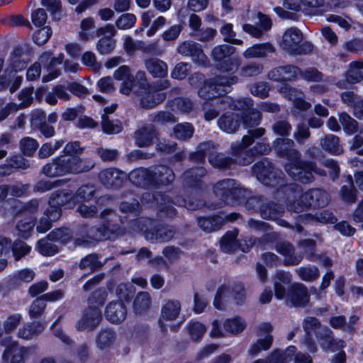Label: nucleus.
<instances>
[{
    "instance_id": "nucleus-1",
    "label": "nucleus",
    "mask_w": 363,
    "mask_h": 363,
    "mask_svg": "<svg viewBox=\"0 0 363 363\" xmlns=\"http://www.w3.org/2000/svg\"><path fill=\"white\" fill-rule=\"evenodd\" d=\"M103 222L100 225L82 227V236L74 240L75 245L91 246L106 240H115L125 233L121 219L112 209L108 208L100 213Z\"/></svg>"
},
{
    "instance_id": "nucleus-2",
    "label": "nucleus",
    "mask_w": 363,
    "mask_h": 363,
    "mask_svg": "<svg viewBox=\"0 0 363 363\" xmlns=\"http://www.w3.org/2000/svg\"><path fill=\"white\" fill-rule=\"evenodd\" d=\"M215 195L223 203L234 205L246 199L251 191L233 179H224L217 182L213 186Z\"/></svg>"
},
{
    "instance_id": "nucleus-3",
    "label": "nucleus",
    "mask_w": 363,
    "mask_h": 363,
    "mask_svg": "<svg viewBox=\"0 0 363 363\" xmlns=\"http://www.w3.org/2000/svg\"><path fill=\"white\" fill-rule=\"evenodd\" d=\"M239 82L235 75H217L208 79L198 91L199 96L206 100H212L220 96H224L231 91L232 86Z\"/></svg>"
},
{
    "instance_id": "nucleus-4",
    "label": "nucleus",
    "mask_w": 363,
    "mask_h": 363,
    "mask_svg": "<svg viewBox=\"0 0 363 363\" xmlns=\"http://www.w3.org/2000/svg\"><path fill=\"white\" fill-rule=\"evenodd\" d=\"M252 174L265 186H276L283 185L284 173L276 168L271 160L264 157L252 167Z\"/></svg>"
},
{
    "instance_id": "nucleus-5",
    "label": "nucleus",
    "mask_w": 363,
    "mask_h": 363,
    "mask_svg": "<svg viewBox=\"0 0 363 363\" xmlns=\"http://www.w3.org/2000/svg\"><path fill=\"white\" fill-rule=\"evenodd\" d=\"M155 200L158 204L160 212L164 213L169 217L176 214V209L172 205L184 206L189 210L195 211L202 206L200 201H187L179 195H170L167 193L157 192L153 195Z\"/></svg>"
},
{
    "instance_id": "nucleus-6",
    "label": "nucleus",
    "mask_w": 363,
    "mask_h": 363,
    "mask_svg": "<svg viewBox=\"0 0 363 363\" xmlns=\"http://www.w3.org/2000/svg\"><path fill=\"white\" fill-rule=\"evenodd\" d=\"M302 40L301 31L296 28H290L283 35L281 47L291 55L310 54L313 50V45L308 41L301 43Z\"/></svg>"
},
{
    "instance_id": "nucleus-7",
    "label": "nucleus",
    "mask_w": 363,
    "mask_h": 363,
    "mask_svg": "<svg viewBox=\"0 0 363 363\" xmlns=\"http://www.w3.org/2000/svg\"><path fill=\"white\" fill-rule=\"evenodd\" d=\"M311 161L300 159L286 164L284 169L295 181L307 184L314 182L315 177L310 168Z\"/></svg>"
},
{
    "instance_id": "nucleus-8",
    "label": "nucleus",
    "mask_w": 363,
    "mask_h": 363,
    "mask_svg": "<svg viewBox=\"0 0 363 363\" xmlns=\"http://www.w3.org/2000/svg\"><path fill=\"white\" fill-rule=\"evenodd\" d=\"M72 157L61 155L54 158L51 162L43 166L41 173L48 177H61L74 174Z\"/></svg>"
},
{
    "instance_id": "nucleus-9",
    "label": "nucleus",
    "mask_w": 363,
    "mask_h": 363,
    "mask_svg": "<svg viewBox=\"0 0 363 363\" xmlns=\"http://www.w3.org/2000/svg\"><path fill=\"white\" fill-rule=\"evenodd\" d=\"M315 337L324 352H335L345 347V341L335 338L333 330L328 326L319 327L315 330Z\"/></svg>"
},
{
    "instance_id": "nucleus-10",
    "label": "nucleus",
    "mask_w": 363,
    "mask_h": 363,
    "mask_svg": "<svg viewBox=\"0 0 363 363\" xmlns=\"http://www.w3.org/2000/svg\"><path fill=\"white\" fill-rule=\"evenodd\" d=\"M272 146L279 157L291 162L301 157V152L294 147L295 143L292 139L278 138L273 141Z\"/></svg>"
},
{
    "instance_id": "nucleus-11",
    "label": "nucleus",
    "mask_w": 363,
    "mask_h": 363,
    "mask_svg": "<svg viewBox=\"0 0 363 363\" xmlns=\"http://www.w3.org/2000/svg\"><path fill=\"white\" fill-rule=\"evenodd\" d=\"M175 235L172 226L157 224L144 232L145 239L151 243H162L171 240Z\"/></svg>"
},
{
    "instance_id": "nucleus-12",
    "label": "nucleus",
    "mask_w": 363,
    "mask_h": 363,
    "mask_svg": "<svg viewBox=\"0 0 363 363\" xmlns=\"http://www.w3.org/2000/svg\"><path fill=\"white\" fill-rule=\"evenodd\" d=\"M177 50L183 56L190 57L194 63L206 65L208 57L199 43L191 40L184 41L178 46Z\"/></svg>"
},
{
    "instance_id": "nucleus-13",
    "label": "nucleus",
    "mask_w": 363,
    "mask_h": 363,
    "mask_svg": "<svg viewBox=\"0 0 363 363\" xmlns=\"http://www.w3.org/2000/svg\"><path fill=\"white\" fill-rule=\"evenodd\" d=\"M102 320L101 310L96 306H89L86 308L82 318L77 323V329L79 331L94 330L99 326Z\"/></svg>"
},
{
    "instance_id": "nucleus-14",
    "label": "nucleus",
    "mask_w": 363,
    "mask_h": 363,
    "mask_svg": "<svg viewBox=\"0 0 363 363\" xmlns=\"http://www.w3.org/2000/svg\"><path fill=\"white\" fill-rule=\"evenodd\" d=\"M309 298L308 289L302 284H293L288 289L286 304L291 307H304L308 303Z\"/></svg>"
},
{
    "instance_id": "nucleus-15",
    "label": "nucleus",
    "mask_w": 363,
    "mask_h": 363,
    "mask_svg": "<svg viewBox=\"0 0 363 363\" xmlns=\"http://www.w3.org/2000/svg\"><path fill=\"white\" fill-rule=\"evenodd\" d=\"M159 131L152 123H147L134 133V139L137 146L149 147L159 137Z\"/></svg>"
},
{
    "instance_id": "nucleus-16",
    "label": "nucleus",
    "mask_w": 363,
    "mask_h": 363,
    "mask_svg": "<svg viewBox=\"0 0 363 363\" xmlns=\"http://www.w3.org/2000/svg\"><path fill=\"white\" fill-rule=\"evenodd\" d=\"M100 182L108 188H119L127 179V174L115 168H108L99 173Z\"/></svg>"
},
{
    "instance_id": "nucleus-17",
    "label": "nucleus",
    "mask_w": 363,
    "mask_h": 363,
    "mask_svg": "<svg viewBox=\"0 0 363 363\" xmlns=\"http://www.w3.org/2000/svg\"><path fill=\"white\" fill-rule=\"evenodd\" d=\"M63 59L64 55L62 53L57 57H51V53L48 52H43L40 55L39 61L49 72L48 75L43 77V82H48L60 76L61 72L59 69H55V67L57 65H61Z\"/></svg>"
},
{
    "instance_id": "nucleus-18",
    "label": "nucleus",
    "mask_w": 363,
    "mask_h": 363,
    "mask_svg": "<svg viewBox=\"0 0 363 363\" xmlns=\"http://www.w3.org/2000/svg\"><path fill=\"white\" fill-rule=\"evenodd\" d=\"M300 73V68L292 65L277 67L268 73L270 79L276 82H287L296 80Z\"/></svg>"
},
{
    "instance_id": "nucleus-19",
    "label": "nucleus",
    "mask_w": 363,
    "mask_h": 363,
    "mask_svg": "<svg viewBox=\"0 0 363 363\" xmlns=\"http://www.w3.org/2000/svg\"><path fill=\"white\" fill-rule=\"evenodd\" d=\"M329 195L323 189H313L301 194V201L313 208L323 207L329 202Z\"/></svg>"
},
{
    "instance_id": "nucleus-20",
    "label": "nucleus",
    "mask_w": 363,
    "mask_h": 363,
    "mask_svg": "<svg viewBox=\"0 0 363 363\" xmlns=\"http://www.w3.org/2000/svg\"><path fill=\"white\" fill-rule=\"evenodd\" d=\"M248 147L249 146H245L243 143L240 142H235L231 144L230 154L235 160L234 164L247 166L254 161L255 156L251 148L246 150Z\"/></svg>"
},
{
    "instance_id": "nucleus-21",
    "label": "nucleus",
    "mask_w": 363,
    "mask_h": 363,
    "mask_svg": "<svg viewBox=\"0 0 363 363\" xmlns=\"http://www.w3.org/2000/svg\"><path fill=\"white\" fill-rule=\"evenodd\" d=\"M319 327H323L320 322L314 317H308L303 321V328L306 333L303 344L306 347L307 350L311 352L315 353L318 350V347L315 340L313 339L311 333L316 330Z\"/></svg>"
},
{
    "instance_id": "nucleus-22",
    "label": "nucleus",
    "mask_w": 363,
    "mask_h": 363,
    "mask_svg": "<svg viewBox=\"0 0 363 363\" xmlns=\"http://www.w3.org/2000/svg\"><path fill=\"white\" fill-rule=\"evenodd\" d=\"M128 179L136 186L153 187L152 170L149 169L140 167L132 170L128 174Z\"/></svg>"
},
{
    "instance_id": "nucleus-23",
    "label": "nucleus",
    "mask_w": 363,
    "mask_h": 363,
    "mask_svg": "<svg viewBox=\"0 0 363 363\" xmlns=\"http://www.w3.org/2000/svg\"><path fill=\"white\" fill-rule=\"evenodd\" d=\"M126 315L127 309L122 301H112L106 308L105 317L112 323H121Z\"/></svg>"
},
{
    "instance_id": "nucleus-24",
    "label": "nucleus",
    "mask_w": 363,
    "mask_h": 363,
    "mask_svg": "<svg viewBox=\"0 0 363 363\" xmlns=\"http://www.w3.org/2000/svg\"><path fill=\"white\" fill-rule=\"evenodd\" d=\"M217 123L223 132L229 134L235 133L240 126V116L235 112H227L218 118Z\"/></svg>"
},
{
    "instance_id": "nucleus-25",
    "label": "nucleus",
    "mask_w": 363,
    "mask_h": 363,
    "mask_svg": "<svg viewBox=\"0 0 363 363\" xmlns=\"http://www.w3.org/2000/svg\"><path fill=\"white\" fill-rule=\"evenodd\" d=\"M152 177L153 187H157L160 185H168L171 184L175 179V175L172 169L161 165L155 167L152 170Z\"/></svg>"
},
{
    "instance_id": "nucleus-26",
    "label": "nucleus",
    "mask_w": 363,
    "mask_h": 363,
    "mask_svg": "<svg viewBox=\"0 0 363 363\" xmlns=\"http://www.w3.org/2000/svg\"><path fill=\"white\" fill-rule=\"evenodd\" d=\"M206 174L203 167H192L186 171L183 175V185L187 188H198L201 184V179Z\"/></svg>"
},
{
    "instance_id": "nucleus-27",
    "label": "nucleus",
    "mask_w": 363,
    "mask_h": 363,
    "mask_svg": "<svg viewBox=\"0 0 363 363\" xmlns=\"http://www.w3.org/2000/svg\"><path fill=\"white\" fill-rule=\"evenodd\" d=\"M145 67L153 77L163 78L167 75V65L159 58L145 59Z\"/></svg>"
},
{
    "instance_id": "nucleus-28",
    "label": "nucleus",
    "mask_w": 363,
    "mask_h": 363,
    "mask_svg": "<svg viewBox=\"0 0 363 363\" xmlns=\"http://www.w3.org/2000/svg\"><path fill=\"white\" fill-rule=\"evenodd\" d=\"M320 145L323 150L333 155H340L343 153V148L340 143L339 137L328 134L320 140Z\"/></svg>"
},
{
    "instance_id": "nucleus-29",
    "label": "nucleus",
    "mask_w": 363,
    "mask_h": 363,
    "mask_svg": "<svg viewBox=\"0 0 363 363\" xmlns=\"http://www.w3.org/2000/svg\"><path fill=\"white\" fill-rule=\"evenodd\" d=\"M300 220L303 223H308L310 222H320L322 223H335L337 221V218L333 213L332 211L329 210H323L315 215L312 214H303L299 216Z\"/></svg>"
},
{
    "instance_id": "nucleus-30",
    "label": "nucleus",
    "mask_w": 363,
    "mask_h": 363,
    "mask_svg": "<svg viewBox=\"0 0 363 363\" xmlns=\"http://www.w3.org/2000/svg\"><path fill=\"white\" fill-rule=\"evenodd\" d=\"M197 223L202 230L211 233L220 229L225 223V219L222 216L215 215L199 218Z\"/></svg>"
},
{
    "instance_id": "nucleus-31",
    "label": "nucleus",
    "mask_w": 363,
    "mask_h": 363,
    "mask_svg": "<svg viewBox=\"0 0 363 363\" xmlns=\"http://www.w3.org/2000/svg\"><path fill=\"white\" fill-rule=\"evenodd\" d=\"M296 351L295 346L291 345L285 350L275 349L267 358L268 363H287L291 361Z\"/></svg>"
},
{
    "instance_id": "nucleus-32",
    "label": "nucleus",
    "mask_w": 363,
    "mask_h": 363,
    "mask_svg": "<svg viewBox=\"0 0 363 363\" xmlns=\"http://www.w3.org/2000/svg\"><path fill=\"white\" fill-rule=\"evenodd\" d=\"M284 212L282 205L266 199L264 206L261 208V217L263 219L276 220Z\"/></svg>"
},
{
    "instance_id": "nucleus-33",
    "label": "nucleus",
    "mask_w": 363,
    "mask_h": 363,
    "mask_svg": "<svg viewBox=\"0 0 363 363\" xmlns=\"http://www.w3.org/2000/svg\"><path fill=\"white\" fill-rule=\"evenodd\" d=\"M234 160L233 157L227 156L223 152H214V153H211L208 156L210 164L213 167L220 170L230 169L231 167L235 164Z\"/></svg>"
},
{
    "instance_id": "nucleus-34",
    "label": "nucleus",
    "mask_w": 363,
    "mask_h": 363,
    "mask_svg": "<svg viewBox=\"0 0 363 363\" xmlns=\"http://www.w3.org/2000/svg\"><path fill=\"white\" fill-rule=\"evenodd\" d=\"M238 231H228L220 241L221 250L225 253H233L238 250Z\"/></svg>"
},
{
    "instance_id": "nucleus-35",
    "label": "nucleus",
    "mask_w": 363,
    "mask_h": 363,
    "mask_svg": "<svg viewBox=\"0 0 363 363\" xmlns=\"http://www.w3.org/2000/svg\"><path fill=\"white\" fill-rule=\"evenodd\" d=\"M274 51V46L270 43L256 44L247 48L244 52L243 56L246 59L263 57L269 52Z\"/></svg>"
},
{
    "instance_id": "nucleus-36",
    "label": "nucleus",
    "mask_w": 363,
    "mask_h": 363,
    "mask_svg": "<svg viewBox=\"0 0 363 363\" xmlns=\"http://www.w3.org/2000/svg\"><path fill=\"white\" fill-rule=\"evenodd\" d=\"M347 184H344L340 191V196L344 202L354 203L357 199V189L354 186L352 176L348 175L346 180Z\"/></svg>"
},
{
    "instance_id": "nucleus-37",
    "label": "nucleus",
    "mask_w": 363,
    "mask_h": 363,
    "mask_svg": "<svg viewBox=\"0 0 363 363\" xmlns=\"http://www.w3.org/2000/svg\"><path fill=\"white\" fill-rule=\"evenodd\" d=\"M44 326L40 322L33 321L21 328L18 331V336L24 340H30L43 332Z\"/></svg>"
},
{
    "instance_id": "nucleus-38",
    "label": "nucleus",
    "mask_w": 363,
    "mask_h": 363,
    "mask_svg": "<svg viewBox=\"0 0 363 363\" xmlns=\"http://www.w3.org/2000/svg\"><path fill=\"white\" fill-rule=\"evenodd\" d=\"M116 340V333L111 328L102 329L96 336V342L100 350L109 347Z\"/></svg>"
},
{
    "instance_id": "nucleus-39",
    "label": "nucleus",
    "mask_w": 363,
    "mask_h": 363,
    "mask_svg": "<svg viewBox=\"0 0 363 363\" xmlns=\"http://www.w3.org/2000/svg\"><path fill=\"white\" fill-rule=\"evenodd\" d=\"M104 265V262L99 260V256L96 253H91L82 258L78 266L82 270L89 269L92 272L99 270Z\"/></svg>"
},
{
    "instance_id": "nucleus-40",
    "label": "nucleus",
    "mask_w": 363,
    "mask_h": 363,
    "mask_svg": "<svg viewBox=\"0 0 363 363\" xmlns=\"http://www.w3.org/2000/svg\"><path fill=\"white\" fill-rule=\"evenodd\" d=\"M181 311V303L177 300H169L162 308V316L167 320H175Z\"/></svg>"
},
{
    "instance_id": "nucleus-41",
    "label": "nucleus",
    "mask_w": 363,
    "mask_h": 363,
    "mask_svg": "<svg viewBox=\"0 0 363 363\" xmlns=\"http://www.w3.org/2000/svg\"><path fill=\"white\" fill-rule=\"evenodd\" d=\"M151 297L148 292H139L133 301V308L136 313L142 314L146 312L150 307Z\"/></svg>"
},
{
    "instance_id": "nucleus-42",
    "label": "nucleus",
    "mask_w": 363,
    "mask_h": 363,
    "mask_svg": "<svg viewBox=\"0 0 363 363\" xmlns=\"http://www.w3.org/2000/svg\"><path fill=\"white\" fill-rule=\"evenodd\" d=\"M166 98L163 93L148 92L140 99V106L145 109H151L161 104Z\"/></svg>"
},
{
    "instance_id": "nucleus-43",
    "label": "nucleus",
    "mask_w": 363,
    "mask_h": 363,
    "mask_svg": "<svg viewBox=\"0 0 363 363\" xmlns=\"http://www.w3.org/2000/svg\"><path fill=\"white\" fill-rule=\"evenodd\" d=\"M273 336L271 334L264 335V337L259 338L255 343H254L248 351L250 355L255 357L262 351L268 350L272 345Z\"/></svg>"
},
{
    "instance_id": "nucleus-44",
    "label": "nucleus",
    "mask_w": 363,
    "mask_h": 363,
    "mask_svg": "<svg viewBox=\"0 0 363 363\" xmlns=\"http://www.w3.org/2000/svg\"><path fill=\"white\" fill-rule=\"evenodd\" d=\"M72 198V192L66 190H58L51 194L49 198V205H56L62 207L69 203Z\"/></svg>"
},
{
    "instance_id": "nucleus-45",
    "label": "nucleus",
    "mask_w": 363,
    "mask_h": 363,
    "mask_svg": "<svg viewBox=\"0 0 363 363\" xmlns=\"http://www.w3.org/2000/svg\"><path fill=\"white\" fill-rule=\"evenodd\" d=\"M236 48L232 45L223 44L216 46L211 52V56L214 61L218 63L229 57L235 52Z\"/></svg>"
},
{
    "instance_id": "nucleus-46",
    "label": "nucleus",
    "mask_w": 363,
    "mask_h": 363,
    "mask_svg": "<svg viewBox=\"0 0 363 363\" xmlns=\"http://www.w3.org/2000/svg\"><path fill=\"white\" fill-rule=\"evenodd\" d=\"M339 121L344 132L347 135L356 133L359 129L358 122L347 113L342 112L339 115Z\"/></svg>"
},
{
    "instance_id": "nucleus-47",
    "label": "nucleus",
    "mask_w": 363,
    "mask_h": 363,
    "mask_svg": "<svg viewBox=\"0 0 363 363\" xmlns=\"http://www.w3.org/2000/svg\"><path fill=\"white\" fill-rule=\"evenodd\" d=\"M74 174L87 172L95 167V162L89 157L81 158L80 156L72 157Z\"/></svg>"
},
{
    "instance_id": "nucleus-48",
    "label": "nucleus",
    "mask_w": 363,
    "mask_h": 363,
    "mask_svg": "<svg viewBox=\"0 0 363 363\" xmlns=\"http://www.w3.org/2000/svg\"><path fill=\"white\" fill-rule=\"evenodd\" d=\"M72 238V230L67 228H56L48 235L50 241L59 242L62 244L67 243Z\"/></svg>"
},
{
    "instance_id": "nucleus-49",
    "label": "nucleus",
    "mask_w": 363,
    "mask_h": 363,
    "mask_svg": "<svg viewBox=\"0 0 363 363\" xmlns=\"http://www.w3.org/2000/svg\"><path fill=\"white\" fill-rule=\"evenodd\" d=\"M194 132V128L191 123H178L174 128L173 135L178 140H186L192 137Z\"/></svg>"
},
{
    "instance_id": "nucleus-50",
    "label": "nucleus",
    "mask_w": 363,
    "mask_h": 363,
    "mask_svg": "<svg viewBox=\"0 0 363 363\" xmlns=\"http://www.w3.org/2000/svg\"><path fill=\"white\" fill-rule=\"evenodd\" d=\"M245 128L257 127L262 121V114L260 111L254 108L250 112H246L240 117Z\"/></svg>"
},
{
    "instance_id": "nucleus-51",
    "label": "nucleus",
    "mask_w": 363,
    "mask_h": 363,
    "mask_svg": "<svg viewBox=\"0 0 363 363\" xmlns=\"http://www.w3.org/2000/svg\"><path fill=\"white\" fill-rule=\"evenodd\" d=\"M241 65L239 57H228L216 64V68L221 72H236Z\"/></svg>"
},
{
    "instance_id": "nucleus-52",
    "label": "nucleus",
    "mask_w": 363,
    "mask_h": 363,
    "mask_svg": "<svg viewBox=\"0 0 363 363\" xmlns=\"http://www.w3.org/2000/svg\"><path fill=\"white\" fill-rule=\"evenodd\" d=\"M245 326V323L240 318L227 319L223 323L224 331L233 335L242 332Z\"/></svg>"
},
{
    "instance_id": "nucleus-53",
    "label": "nucleus",
    "mask_w": 363,
    "mask_h": 363,
    "mask_svg": "<svg viewBox=\"0 0 363 363\" xmlns=\"http://www.w3.org/2000/svg\"><path fill=\"white\" fill-rule=\"evenodd\" d=\"M64 143L65 141L63 140H56L54 144L52 143H44L38 150V157L40 159L48 158L52 155L56 150H59Z\"/></svg>"
},
{
    "instance_id": "nucleus-54",
    "label": "nucleus",
    "mask_w": 363,
    "mask_h": 363,
    "mask_svg": "<svg viewBox=\"0 0 363 363\" xmlns=\"http://www.w3.org/2000/svg\"><path fill=\"white\" fill-rule=\"evenodd\" d=\"M247 134L245 135L240 143H243L245 146H250L254 142L262 138L265 134V128L262 127L249 128Z\"/></svg>"
},
{
    "instance_id": "nucleus-55",
    "label": "nucleus",
    "mask_w": 363,
    "mask_h": 363,
    "mask_svg": "<svg viewBox=\"0 0 363 363\" xmlns=\"http://www.w3.org/2000/svg\"><path fill=\"white\" fill-rule=\"evenodd\" d=\"M35 223L31 218H25L18 221L16 229L18 231V235L27 239L31 235V232Z\"/></svg>"
},
{
    "instance_id": "nucleus-56",
    "label": "nucleus",
    "mask_w": 363,
    "mask_h": 363,
    "mask_svg": "<svg viewBox=\"0 0 363 363\" xmlns=\"http://www.w3.org/2000/svg\"><path fill=\"white\" fill-rule=\"evenodd\" d=\"M41 4L50 12L52 19L59 21L62 18V4L60 0H41Z\"/></svg>"
},
{
    "instance_id": "nucleus-57",
    "label": "nucleus",
    "mask_w": 363,
    "mask_h": 363,
    "mask_svg": "<svg viewBox=\"0 0 363 363\" xmlns=\"http://www.w3.org/2000/svg\"><path fill=\"white\" fill-rule=\"evenodd\" d=\"M11 250L15 260L18 261L30 253L31 247L24 241L17 239L12 244Z\"/></svg>"
},
{
    "instance_id": "nucleus-58",
    "label": "nucleus",
    "mask_w": 363,
    "mask_h": 363,
    "mask_svg": "<svg viewBox=\"0 0 363 363\" xmlns=\"http://www.w3.org/2000/svg\"><path fill=\"white\" fill-rule=\"evenodd\" d=\"M151 122L154 125H166L167 123H174L177 122V118L169 111H160L152 116Z\"/></svg>"
},
{
    "instance_id": "nucleus-59",
    "label": "nucleus",
    "mask_w": 363,
    "mask_h": 363,
    "mask_svg": "<svg viewBox=\"0 0 363 363\" xmlns=\"http://www.w3.org/2000/svg\"><path fill=\"white\" fill-rule=\"evenodd\" d=\"M305 7L306 13L310 15H318L323 11L324 0H300Z\"/></svg>"
},
{
    "instance_id": "nucleus-60",
    "label": "nucleus",
    "mask_w": 363,
    "mask_h": 363,
    "mask_svg": "<svg viewBox=\"0 0 363 363\" xmlns=\"http://www.w3.org/2000/svg\"><path fill=\"white\" fill-rule=\"evenodd\" d=\"M299 277L306 281L316 280L320 275L319 269L316 267H301L296 269Z\"/></svg>"
},
{
    "instance_id": "nucleus-61",
    "label": "nucleus",
    "mask_w": 363,
    "mask_h": 363,
    "mask_svg": "<svg viewBox=\"0 0 363 363\" xmlns=\"http://www.w3.org/2000/svg\"><path fill=\"white\" fill-rule=\"evenodd\" d=\"M47 236L40 240L37 244L38 252L44 256H53L59 252L58 247L50 242Z\"/></svg>"
},
{
    "instance_id": "nucleus-62",
    "label": "nucleus",
    "mask_w": 363,
    "mask_h": 363,
    "mask_svg": "<svg viewBox=\"0 0 363 363\" xmlns=\"http://www.w3.org/2000/svg\"><path fill=\"white\" fill-rule=\"evenodd\" d=\"M263 71V65L258 62H251L241 67L240 75L242 77H254Z\"/></svg>"
},
{
    "instance_id": "nucleus-63",
    "label": "nucleus",
    "mask_w": 363,
    "mask_h": 363,
    "mask_svg": "<svg viewBox=\"0 0 363 363\" xmlns=\"http://www.w3.org/2000/svg\"><path fill=\"white\" fill-rule=\"evenodd\" d=\"M101 127L104 132L108 134H116L122 130L121 123L118 121L116 123L111 121L106 114L101 116Z\"/></svg>"
},
{
    "instance_id": "nucleus-64",
    "label": "nucleus",
    "mask_w": 363,
    "mask_h": 363,
    "mask_svg": "<svg viewBox=\"0 0 363 363\" xmlns=\"http://www.w3.org/2000/svg\"><path fill=\"white\" fill-rule=\"evenodd\" d=\"M84 151V147L81 146L79 141L69 142L63 148L64 155L67 157L81 156Z\"/></svg>"
}]
</instances>
